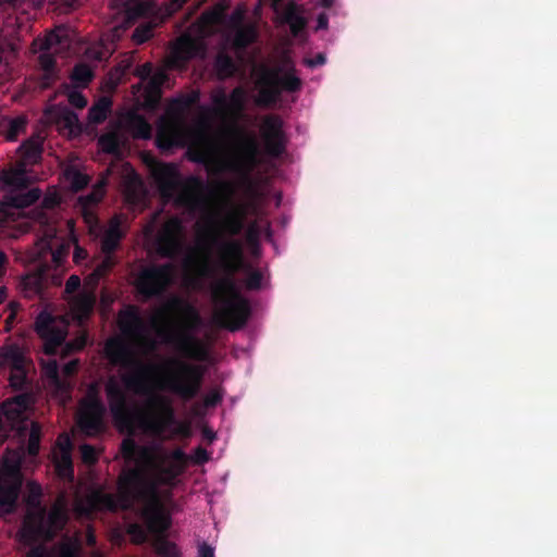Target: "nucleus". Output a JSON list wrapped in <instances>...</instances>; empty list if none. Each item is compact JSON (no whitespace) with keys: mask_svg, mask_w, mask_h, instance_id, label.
I'll use <instances>...</instances> for the list:
<instances>
[{"mask_svg":"<svg viewBox=\"0 0 557 557\" xmlns=\"http://www.w3.org/2000/svg\"><path fill=\"white\" fill-rule=\"evenodd\" d=\"M103 350L111 366L134 369V372L121 376L124 387L134 394L147 396L145 410L131 407L120 381L110 376L104 393L115 424L129 432L138 428L154 435H161L174 425L176 417L171 400L164 395L152 393L150 374L154 367L135 358L121 338H109Z\"/></svg>","mask_w":557,"mask_h":557,"instance_id":"f257e3e1","label":"nucleus"},{"mask_svg":"<svg viewBox=\"0 0 557 557\" xmlns=\"http://www.w3.org/2000/svg\"><path fill=\"white\" fill-rule=\"evenodd\" d=\"M188 457L182 448L171 451L166 465H156L153 478H148L145 468L135 467L124 471L117 480V494L101 488L91 491L85 497L90 511L128 510L135 503L146 504L144 517L150 531L163 533L170 528V518L163 512L159 487L174 486L175 481L187 466Z\"/></svg>","mask_w":557,"mask_h":557,"instance_id":"f03ea898","label":"nucleus"},{"mask_svg":"<svg viewBox=\"0 0 557 557\" xmlns=\"http://www.w3.org/2000/svg\"><path fill=\"white\" fill-rule=\"evenodd\" d=\"M211 245L218 252L215 268L222 273L212 285V298L220 306L214 320L221 327L234 332L244 327L250 315L249 304L240 296L235 280L236 273L249 267L240 240L213 236Z\"/></svg>","mask_w":557,"mask_h":557,"instance_id":"7ed1b4c3","label":"nucleus"},{"mask_svg":"<svg viewBox=\"0 0 557 557\" xmlns=\"http://www.w3.org/2000/svg\"><path fill=\"white\" fill-rule=\"evenodd\" d=\"M151 176L163 196H171L181 188L177 202L190 212L209 210L207 193L210 190V185L201 177L190 175L182 183L176 164L165 162H154L151 165Z\"/></svg>","mask_w":557,"mask_h":557,"instance_id":"20e7f679","label":"nucleus"},{"mask_svg":"<svg viewBox=\"0 0 557 557\" xmlns=\"http://www.w3.org/2000/svg\"><path fill=\"white\" fill-rule=\"evenodd\" d=\"M67 522V511L60 499L48 511L46 507L39 510H28L25 515L20 535L24 544L39 541H51Z\"/></svg>","mask_w":557,"mask_h":557,"instance_id":"39448f33","label":"nucleus"},{"mask_svg":"<svg viewBox=\"0 0 557 557\" xmlns=\"http://www.w3.org/2000/svg\"><path fill=\"white\" fill-rule=\"evenodd\" d=\"M259 85L257 103L262 107H271L278 101L282 91H299L302 82L296 75L294 65H290L285 73H283L282 66H262Z\"/></svg>","mask_w":557,"mask_h":557,"instance_id":"423d86ee","label":"nucleus"},{"mask_svg":"<svg viewBox=\"0 0 557 557\" xmlns=\"http://www.w3.org/2000/svg\"><path fill=\"white\" fill-rule=\"evenodd\" d=\"M174 272L175 265L171 262L140 267L133 281L137 297L143 301L162 297L173 283Z\"/></svg>","mask_w":557,"mask_h":557,"instance_id":"0eeeda50","label":"nucleus"},{"mask_svg":"<svg viewBox=\"0 0 557 557\" xmlns=\"http://www.w3.org/2000/svg\"><path fill=\"white\" fill-rule=\"evenodd\" d=\"M169 364L174 371L164 377L160 387L173 393L185 401L193 400L201 389L203 380L202 368L178 359L170 360Z\"/></svg>","mask_w":557,"mask_h":557,"instance_id":"6e6552de","label":"nucleus"},{"mask_svg":"<svg viewBox=\"0 0 557 557\" xmlns=\"http://www.w3.org/2000/svg\"><path fill=\"white\" fill-rule=\"evenodd\" d=\"M22 486L20 460L8 451L0 461V507L11 512L16 505Z\"/></svg>","mask_w":557,"mask_h":557,"instance_id":"1a4fd4ad","label":"nucleus"},{"mask_svg":"<svg viewBox=\"0 0 557 557\" xmlns=\"http://www.w3.org/2000/svg\"><path fill=\"white\" fill-rule=\"evenodd\" d=\"M185 246V226L180 216H171L161 225L156 239L154 249L159 257L175 259Z\"/></svg>","mask_w":557,"mask_h":557,"instance_id":"9d476101","label":"nucleus"},{"mask_svg":"<svg viewBox=\"0 0 557 557\" xmlns=\"http://www.w3.org/2000/svg\"><path fill=\"white\" fill-rule=\"evenodd\" d=\"M117 326L124 337L141 346L153 348V343L147 335V323L136 305H126L119 311Z\"/></svg>","mask_w":557,"mask_h":557,"instance_id":"9b49d317","label":"nucleus"},{"mask_svg":"<svg viewBox=\"0 0 557 557\" xmlns=\"http://www.w3.org/2000/svg\"><path fill=\"white\" fill-rule=\"evenodd\" d=\"M158 335L168 343L175 342L177 349L193 360L206 361L209 358V348L201 339L187 332H174L172 323L158 329Z\"/></svg>","mask_w":557,"mask_h":557,"instance_id":"f8f14e48","label":"nucleus"},{"mask_svg":"<svg viewBox=\"0 0 557 557\" xmlns=\"http://www.w3.org/2000/svg\"><path fill=\"white\" fill-rule=\"evenodd\" d=\"M283 126L282 117L276 114H268L262 120L260 127L261 137L264 150L270 157L278 158L286 150L287 136Z\"/></svg>","mask_w":557,"mask_h":557,"instance_id":"ddd939ff","label":"nucleus"},{"mask_svg":"<svg viewBox=\"0 0 557 557\" xmlns=\"http://www.w3.org/2000/svg\"><path fill=\"white\" fill-rule=\"evenodd\" d=\"M258 144L253 136H243L239 154L222 163L219 171H232L242 176L244 181H249L251 171L258 163Z\"/></svg>","mask_w":557,"mask_h":557,"instance_id":"4468645a","label":"nucleus"},{"mask_svg":"<svg viewBox=\"0 0 557 557\" xmlns=\"http://www.w3.org/2000/svg\"><path fill=\"white\" fill-rule=\"evenodd\" d=\"M41 190L39 188H30L28 190L11 191L7 194L0 201V223L15 221V211L25 209L39 200Z\"/></svg>","mask_w":557,"mask_h":557,"instance_id":"2eb2a0df","label":"nucleus"},{"mask_svg":"<svg viewBox=\"0 0 557 557\" xmlns=\"http://www.w3.org/2000/svg\"><path fill=\"white\" fill-rule=\"evenodd\" d=\"M106 414V406L95 395L84 405L83 411L78 419V425L88 436L100 434L104 429L103 418Z\"/></svg>","mask_w":557,"mask_h":557,"instance_id":"dca6fc26","label":"nucleus"},{"mask_svg":"<svg viewBox=\"0 0 557 557\" xmlns=\"http://www.w3.org/2000/svg\"><path fill=\"white\" fill-rule=\"evenodd\" d=\"M121 450L123 457L127 461H137L145 463L150 467L152 473L150 478H153L156 465H166L169 462L170 454L162 455L158 460L151 448L145 446H138L132 438H126L122 442Z\"/></svg>","mask_w":557,"mask_h":557,"instance_id":"f3484780","label":"nucleus"},{"mask_svg":"<svg viewBox=\"0 0 557 557\" xmlns=\"http://www.w3.org/2000/svg\"><path fill=\"white\" fill-rule=\"evenodd\" d=\"M165 309L180 313L182 325L186 331H195L202 324L198 310L180 297H173L166 304Z\"/></svg>","mask_w":557,"mask_h":557,"instance_id":"a211bd4d","label":"nucleus"},{"mask_svg":"<svg viewBox=\"0 0 557 557\" xmlns=\"http://www.w3.org/2000/svg\"><path fill=\"white\" fill-rule=\"evenodd\" d=\"M205 52L203 45L189 35L176 39L172 47V59L175 63H185Z\"/></svg>","mask_w":557,"mask_h":557,"instance_id":"6ab92c4d","label":"nucleus"},{"mask_svg":"<svg viewBox=\"0 0 557 557\" xmlns=\"http://www.w3.org/2000/svg\"><path fill=\"white\" fill-rule=\"evenodd\" d=\"M126 232L123 228L122 220L119 215H114L108 224L107 230L104 231L101 237V251L103 255H112L114 253L123 238L125 237Z\"/></svg>","mask_w":557,"mask_h":557,"instance_id":"aec40b11","label":"nucleus"},{"mask_svg":"<svg viewBox=\"0 0 557 557\" xmlns=\"http://www.w3.org/2000/svg\"><path fill=\"white\" fill-rule=\"evenodd\" d=\"M25 364V357L18 343L7 339L0 347V368L20 370Z\"/></svg>","mask_w":557,"mask_h":557,"instance_id":"412c9836","label":"nucleus"},{"mask_svg":"<svg viewBox=\"0 0 557 557\" xmlns=\"http://www.w3.org/2000/svg\"><path fill=\"white\" fill-rule=\"evenodd\" d=\"M58 445L61 449L60 459L57 461L58 474L64 479L73 480L74 469L71 457L72 443L67 435L61 436L58 440Z\"/></svg>","mask_w":557,"mask_h":557,"instance_id":"4be33fe9","label":"nucleus"},{"mask_svg":"<svg viewBox=\"0 0 557 557\" xmlns=\"http://www.w3.org/2000/svg\"><path fill=\"white\" fill-rule=\"evenodd\" d=\"M22 159L28 164H36L41 160L44 139L39 135L32 136L22 143L18 148Z\"/></svg>","mask_w":557,"mask_h":557,"instance_id":"5701e85b","label":"nucleus"},{"mask_svg":"<svg viewBox=\"0 0 557 557\" xmlns=\"http://www.w3.org/2000/svg\"><path fill=\"white\" fill-rule=\"evenodd\" d=\"M282 18L283 22L289 26L294 37H298L307 26V20L302 16L298 5L295 3H289L286 7Z\"/></svg>","mask_w":557,"mask_h":557,"instance_id":"b1692460","label":"nucleus"},{"mask_svg":"<svg viewBox=\"0 0 557 557\" xmlns=\"http://www.w3.org/2000/svg\"><path fill=\"white\" fill-rule=\"evenodd\" d=\"M213 69L220 81L232 77L237 71L234 59L225 51H220L213 62Z\"/></svg>","mask_w":557,"mask_h":557,"instance_id":"393cba45","label":"nucleus"},{"mask_svg":"<svg viewBox=\"0 0 557 557\" xmlns=\"http://www.w3.org/2000/svg\"><path fill=\"white\" fill-rule=\"evenodd\" d=\"M244 213L238 209H234L223 219L221 230L224 234L233 237L239 235L244 230Z\"/></svg>","mask_w":557,"mask_h":557,"instance_id":"a878e982","label":"nucleus"},{"mask_svg":"<svg viewBox=\"0 0 557 557\" xmlns=\"http://www.w3.org/2000/svg\"><path fill=\"white\" fill-rule=\"evenodd\" d=\"M246 90L242 86L235 87L228 99V117L236 121L246 109Z\"/></svg>","mask_w":557,"mask_h":557,"instance_id":"bb28decb","label":"nucleus"},{"mask_svg":"<svg viewBox=\"0 0 557 557\" xmlns=\"http://www.w3.org/2000/svg\"><path fill=\"white\" fill-rule=\"evenodd\" d=\"M127 126L136 139H149L152 135V127L140 114L133 113L127 119Z\"/></svg>","mask_w":557,"mask_h":557,"instance_id":"cd10ccee","label":"nucleus"},{"mask_svg":"<svg viewBox=\"0 0 557 557\" xmlns=\"http://www.w3.org/2000/svg\"><path fill=\"white\" fill-rule=\"evenodd\" d=\"M96 302V297L91 293H81L72 300L73 311L81 318H88L92 312Z\"/></svg>","mask_w":557,"mask_h":557,"instance_id":"c85d7f7f","label":"nucleus"},{"mask_svg":"<svg viewBox=\"0 0 557 557\" xmlns=\"http://www.w3.org/2000/svg\"><path fill=\"white\" fill-rule=\"evenodd\" d=\"M112 101L107 98H100L88 110V121L91 124H101L104 122L111 112Z\"/></svg>","mask_w":557,"mask_h":557,"instance_id":"c756f323","label":"nucleus"},{"mask_svg":"<svg viewBox=\"0 0 557 557\" xmlns=\"http://www.w3.org/2000/svg\"><path fill=\"white\" fill-rule=\"evenodd\" d=\"M257 38L256 28L251 25L239 26L233 38V46L238 50L246 49Z\"/></svg>","mask_w":557,"mask_h":557,"instance_id":"7c9ffc66","label":"nucleus"},{"mask_svg":"<svg viewBox=\"0 0 557 557\" xmlns=\"http://www.w3.org/2000/svg\"><path fill=\"white\" fill-rule=\"evenodd\" d=\"M21 285L27 297L40 295L44 290V280L41 273L26 274L23 276Z\"/></svg>","mask_w":557,"mask_h":557,"instance_id":"2f4dec72","label":"nucleus"},{"mask_svg":"<svg viewBox=\"0 0 557 557\" xmlns=\"http://www.w3.org/2000/svg\"><path fill=\"white\" fill-rule=\"evenodd\" d=\"M91 67L86 63H78L73 67L71 73V81L76 87L85 88L94 78Z\"/></svg>","mask_w":557,"mask_h":557,"instance_id":"473e14b6","label":"nucleus"},{"mask_svg":"<svg viewBox=\"0 0 557 557\" xmlns=\"http://www.w3.org/2000/svg\"><path fill=\"white\" fill-rule=\"evenodd\" d=\"M152 546L159 557H183L178 546L164 536H158Z\"/></svg>","mask_w":557,"mask_h":557,"instance_id":"72a5a7b5","label":"nucleus"},{"mask_svg":"<svg viewBox=\"0 0 557 557\" xmlns=\"http://www.w3.org/2000/svg\"><path fill=\"white\" fill-rule=\"evenodd\" d=\"M151 11V4L145 0H131L125 4V15L128 21H136L147 16Z\"/></svg>","mask_w":557,"mask_h":557,"instance_id":"f704fd0d","label":"nucleus"},{"mask_svg":"<svg viewBox=\"0 0 557 557\" xmlns=\"http://www.w3.org/2000/svg\"><path fill=\"white\" fill-rule=\"evenodd\" d=\"M26 125L27 120L22 115L8 120L2 131L5 139L10 141L16 140L17 136L25 132Z\"/></svg>","mask_w":557,"mask_h":557,"instance_id":"c9c22d12","label":"nucleus"},{"mask_svg":"<svg viewBox=\"0 0 557 557\" xmlns=\"http://www.w3.org/2000/svg\"><path fill=\"white\" fill-rule=\"evenodd\" d=\"M69 37L64 27H57L49 32L40 45V50L49 51L58 45L69 44Z\"/></svg>","mask_w":557,"mask_h":557,"instance_id":"e433bc0d","label":"nucleus"},{"mask_svg":"<svg viewBox=\"0 0 557 557\" xmlns=\"http://www.w3.org/2000/svg\"><path fill=\"white\" fill-rule=\"evenodd\" d=\"M26 487H27L26 503L29 507L28 510L42 509L44 506L41 505V496H42L41 485L34 481H30L27 483Z\"/></svg>","mask_w":557,"mask_h":557,"instance_id":"4c0bfd02","label":"nucleus"},{"mask_svg":"<svg viewBox=\"0 0 557 557\" xmlns=\"http://www.w3.org/2000/svg\"><path fill=\"white\" fill-rule=\"evenodd\" d=\"M0 182L14 190L25 186V175L16 170L2 171L0 173Z\"/></svg>","mask_w":557,"mask_h":557,"instance_id":"58836bf2","label":"nucleus"},{"mask_svg":"<svg viewBox=\"0 0 557 557\" xmlns=\"http://www.w3.org/2000/svg\"><path fill=\"white\" fill-rule=\"evenodd\" d=\"M12 407H16V417H23L29 407V396L17 395L13 400L4 401L1 407L3 414L10 416Z\"/></svg>","mask_w":557,"mask_h":557,"instance_id":"ea45409f","label":"nucleus"},{"mask_svg":"<svg viewBox=\"0 0 557 557\" xmlns=\"http://www.w3.org/2000/svg\"><path fill=\"white\" fill-rule=\"evenodd\" d=\"M157 24L152 21L140 23L133 32L132 40L136 45H143L153 36Z\"/></svg>","mask_w":557,"mask_h":557,"instance_id":"a19ab883","label":"nucleus"},{"mask_svg":"<svg viewBox=\"0 0 557 557\" xmlns=\"http://www.w3.org/2000/svg\"><path fill=\"white\" fill-rule=\"evenodd\" d=\"M98 145L107 153H116L120 149V136L115 132L104 133L99 137Z\"/></svg>","mask_w":557,"mask_h":557,"instance_id":"79ce46f5","label":"nucleus"},{"mask_svg":"<svg viewBox=\"0 0 557 557\" xmlns=\"http://www.w3.org/2000/svg\"><path fill=\"white\" fill-rule=\"evenodd\" d=\"M40 437H41V428L38 422H32L29 436H28V445L27 451L29 456H37L40 449Z\"/></svg>","mask_w":557,"mask_h":557,"instance_id":"37998d69","label":"nucleus"},{"mask_svg":"<svg viewBox=\"0 0 557 557\" xmlns=\"http://www.w3.org/2000/svg\"><path fill=\"white\" fill-rule=\"evenodd\" d=\"M211 100L214 107V112L219 115L228 117V99L223 88L212 94Z\"/></svg>","mask_w":557,"mask_h":557,"instance_id":"c03bdc74","label":"nucleus"},{"mask_svg":"<svg viewBox=\"0 0 557 557\" xmlns=\"http://www.w3.org/2000/svg\"><path fill=\"white\" fill-rule=\"evenodd\" d=\"M247 265L249 268H245L242 270L247 273L245 286L248 290H258L261 288L263 275L260 270L252 269V267L248 263Z\"/></svg>","mask_w":557,"mask_h":557,"instance_id":"a18cd8bd","label":"nucleus"},{"mask_svg":"<svg viewBox=\"0 0 557 557\" xmlns=\"http://www.w3.org/2000/svg\"><path fill=\"white\" fill-rule=\"evenodd\" d=\"M10 370H11L10 377H9L10 385L14 389H23L27 382L25 364H23L20 370H14V369H10Z\"/></svg>","mask_w":557,"mask_h":557,"instance_id":"49530a36","label":"nucleus"},{"mask_svg":"<svg viewBox=\"0 0 557 557\" xmlns=\"http://www.w3.org/2000/svg\"><path fill=\"white\" fill-rule=\"evenodd\" d=\"M116 264L114 253L103 255V259L95 268V275L98 277L106 276Z\"/></svg>","mask_w":557,"mask_h":557,"instance_id":"de8ad7c7","label":"nucleus"},{"mask_svg":"<svg viewBox=\"0 0 557 557\" xmlns=\"http://www.w3.org/2000/svg\"><path fill=\"white\" fill-rule=\"evenodd\" d=\"M69 176H70V181H71V186L75 191L83 190L89 184L88 175H86L77 170L69 172Z\"/></svg>","mask_w":557,"mask_h":557,"instance_id":"09e8293b","label":"nucleus"},{"mask_svg":"<svg viewBox=\"0 0 557 557\" xmlns=\"http://www.w3.org/2000/svg\"><path fill=\"white\" fill-rule=\"evenodd\" d=\"M82 459L85 463L95 465L98 460V453L92 445L84 444L81 446Z\"/></svg>","mask_w":557,"mask_h":557,"instance_id":"8fccbe9b","label":"nucleus"},{"mask_svg":"<svg viewBox=\"0 0 557 557\" xmlns=\"http://www.w3.org/2000/svg\"><path fill=\"white\" fill-rule=\"evenodd\" d=\"M67 101L76 109H84L87 106V98L78 90H71L67 94Z\"/></svg>","mask_w":557,"mask_h":557,"instance_id":"3c124183","label":"nucleus"},{"mask_svg":"<svg viewBox=\"0 0 557 557\" xmlns=\"http://www.w3.org/2000/svg\"><path fill=\"white\" fill-rule=\"evenodd\" d=\"M223 394L220 389H212L203 398L205 408H214L222 403Z\"/></svg>","mask_w":557,"mask_h":557,"instance_id":"603ef678","label":"nucleus"},{"mask_svg":"<svg viewBox=\"0 0 557 557\" xmlns=\"http://www.w3.org/2000/svg\"><path fill=\"white\" fill-rule=\"evenodd\" d=\"M188 154L190 161L203 164L206 166L211 165L213 161L212 158L209 156L208 151L206 150L189 151Z\"/></svg>","mask_w":557,"mask_h":557,"instance_id":"864d4df0","label":"nucleus"},{"mask_svg":"<svg viewBox=\"0 0 557 557\" xmlns=\"http://www.w3.org/2000/svg\"><path fill=\"white\" fill-rule=\"evenodd\" d=\"M128 533L133 536L134 541L138 544L146 542L147 534L145 530L138 524H132L128 529Z\"/></svg>","mask_w":557,"mask_h":557,"instance_id":"5fc2aeb1","label":"nucleus"},{"mask_svg":"<svg viewBox=\"0 0 557 557\" xmlns=\"http://www.w3.org/2000/svg\"><path fill=\"white\" fill-rule=\"evenodd\" d=\"M63 341H64L63 335L60 332L52 330L50 337L48 339V343H47V348H46L47 352H50V350L52 348H57L58 346H61Z\"/></svg>","mask_w":557,"mask_h":557,"instance_id":"6e6d98bb","label":"nucleus"},{"mask_svg":"<svg viewBox=\"0 0 557 557\" xmlns=\"http://www.w3.org/2000/svg\"><path fill=\"white\" fill-rule=\"evenodd\" d=\"M153 72V66L151 63L146 62L135 70V75L138 76L140 79L146 81L151 77Z\"/></svg>","mask_w":557,"mask_h":557,"instance_id":"4d7b16f0","label":"nucleus"},{"mask_svg":"<svg viewBox=\"0 0 557 557\" xmlns=\"http://www.w3.org/2000/svg\"><path fill=\"white\" fill-rule=\"evenodd\" d=\"M82 282L78 275H71L65 283V293L74 294L81 288Z\"/></svg>","mask_w":557,"mask_h":557,"instance_id":"13d9d810","label":"nucleus"},{"mask_svg":"<svg viewBox=\"0 0 557 557\" xmlns=\"http://www.w3.org/2000/svg\"><path fill=\"white\" fill-rule=\"evenodd\" d=\"M28 545L32 547L26 553L25 557H48L47 549L44 545L37 544V543L28 544Z\"/></svg>","mask_w":557,"mask_h":557,"instance_id":"bf43d9fd","label":"nucleus"},{"mask_svg":"<svg viewBox=\"0 0 557 557\" xmlns=\"http://www.w3.org/2000/svg\"><path fill=\"white\" fill-rule=\"evenodd\" d=\"M197 274L200 277H208L213 274V268L211 263L209 262V259L206 258L198 267H197Z\"/></svg>","mask_w":557,"mask_h":557,"instance_id":"052dcab7","label":"nucleus"},{"mask_svg":"<svg viewBox=\"0 0 557 557\" xmlns=\"http://www.w3.org/2000/svg\"><path fill=\"white\" fill-rule=\"evenodd\" d=\"M151 84L154 87H161L168 81V74L163 70H159L157 72H152L151 75Z\"/></svg>","mask_w":557,"mask_h":557,"instance_id":"680f3d73","label":"nucleus"},{"mask_svg":"<svg viewBox=\"0 0 557 557\" xmlns=\"http://www.w3.org/2000/svg\"><path fill=\"white\" fill-rule=\"evenodd\" d=\"M200 94L198 91H193L191 94L185 96L181 102L183 108H190L199 102Z\"/></svg>","mask_w":557,"mask_h":557,"instance_id":"e2e57ef3","label":"nucleus"},{"mask_svg":"<svg viewBox=\"0 0 557 557\" xmlns=\"http://www.w3.org/2000/svg\"><path fill=\"white\" fill-rule=\"evenodd\" d=\"M78 368H79V360H77V359L70 360L69 362H66L63 366V373L66 376H73L74 374L77 373Z\"/></svg>","mask_w":557,"mask_h":557,"instance_id":"0e129e2a","label":"nucleus"},{"mask_svg":"<svg viewBox=\"0 0 557 557\" xmlns=\"http://www.w3.org/2000/svg\"><path fill=\"white\" fill-rule=\"evenodd\" d=\"M304 62L308 67L312 69L319 65H323L326 62V58L323 53H317L313 58L305 59Z\"/></svg>","mask_w":557,"mask_h":557,"instance_id":"69168bd1","label":"nucleus"},{"mask_svg":"<svg viewBox=\"0 0 557 557\" xmlns=\"http://www.w3.org/2000/svg\"><path fill=\"white\" fill-rule=\"evenodd\" d=\"M39 60H40V63H41L44 70H46V71H51L55 66V60L53 59V57H51L49 54L42 53L39 57Z\"/></svg>","mask_w":557,"mask_h":557,"instance_id":"338daca9","label":"nucleus"},{"mask_svg":"<svg viewBox=\"0 0 557 557\" xmlns=\"http://www.w3.org/2000/svg\"><path fill=\"white\" fill-rule=\"evenodd\" d=\"M197 557H214V549L203 542L198 546Z\"/></svg>","mask_w":557,"mask_h":557,"instance_id":"774afa93","label":"nucleus"}]
</instances>
